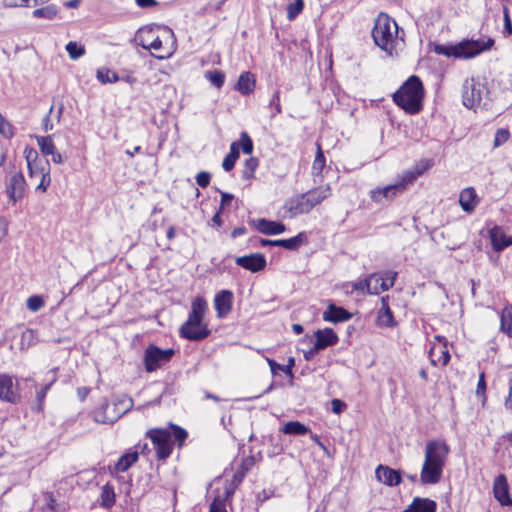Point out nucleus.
Returning a JSON list of instances; mask_svg holds the SVG:
<instances>
[{
	"mask_svg": "<svg viewBox=\"0 0 512 512\" xmlns=\"http://www.w3.org/2000/svg\"><path fill=\"white\" fill-rule=\"evenodd\" d=\"M135 41L143 49L151 51L157 59L170 58L177 49V40L172 29L161 25H147L138 29Z\"/></svg>",
	"mask_w": 512,
	"mask_h": 512,
	"instance_id": "1",
	"label": "nucleus"
},
{
	"mask_svg": "<svg viewBox=\"0 0 512 512\" xmlns=\"http://www.w3.org/2000/svg\"><path fill=\"white\" fill-rule=\"evenodd\" d=\"M450 453V447L442 439L430 440L426 443L424 462L420 472L423 484H437L443 475V469Z\"/></svg>",
	"mask_w": 512,
	"mask_h": 512,
	"instance_id": "2",
	"label": "nucleus"
},
{
	"mask_svg": "<svg viewBox=\"0 0 512 512\" xmlns=\"http://www.w3.org/2000/svg\"><path fill=\"white\" fill-rule=\"evenodd\" d=\"M372 37L375 44L390 56H393L399 44L404 42L398 24L386 13H380L376 18Z\"/></svg>",
	"mask_w": 512,
	"mask_h": 512,
	"instance_id": "3",
	"label": "nucleus"
},
{
	"mask_svg": "<svg viewBox=\"0 0 512 512\" xmlns=\"http://www.w3.org/2000/svg\"><path fill=\"white\" fill-rule=\"evenodd\" d=\"M207 302L203 297H196L191 304L188 319L180 327V336L191 341H200L210 335L204 318L207 313Z\"/></svg>",
	"mask_w": 512,
	"mask_h": 512,
	"instance_id": "4",
	"label": "nucleus"
},
{
	"mask_svg": "<svg viewBox=\"0 0 512 512\" xmlns=\"http://www.w3.org/2000/svg\"><path fill=\"white\" fill-rule=\"evenodd\" d=\"M424 88L416 75L410 76L392 95L394 103L408 114H417L423 108Z\"/></svg>",
	"mask_w": 512,
	"mask_h": 512,
	"instance_id": "5",
	"label": "nucleus"
},
{
	"mask_svg": "<svg viewBox=\"0 0 512 512\" xmlns=\"http://www.w3.org/2000/svg\"><path fill=\"white\" fill-rule=\"evenodd\" d=\"M493 44L494 40L491 38L487 39V41L465 39L455 45L436 44L433 51L438 55L446 57L469 59L483 51L489 50Z\"/></svg>",
	"mask_w": 512,
	"mask_h": 512,
	"instance_id": "6",
	"label": "nucleus"
},
{
	"mask_svg": "<svg viewBox=\"0 0 512 512\" xmlns=\"http://www.w3.org/2000/svg\"><path fill=\"white\" fill-rule=\"evenodd\" d=\"M133 407V400L127 395L116 398L112 405L106 400L95 408L91 415L96 423L113 424L121 416L130 411Z\"/></svg>",
	"mask_w": 512,
	"mask_h": 512,
	"instance_id": "7",
	"label": "nucleus"
},
{
	"mask_svg": "<svg viewBox=\"0 0 512 512\" xmlns=\"http://www.w3.org/2000/svg\"><path fill=\"white\" fill-rule=\"evenodd\" d=\"M486 88L474 78L466 79L463 83V105L469 109H476L481 105Z\"/></svg>",
	"mask_w": 512,
	"mask_h": 512,
	"instance_id": "8",
	"label": "nucleus"
},
{
	"mask_svg": "<svg viewBox=\"0 0 512 512\" xmlns=\"http://www.w3.org/2000/svg\"><path fill=\"white\" fill-rule=\"evenodd\" d=\"M174 349H160L155 345H149L144 352V364L147 372H153L165 363L169 362L174 355Z\"/></svg>",
	"mask_w": 512,
	"mask_h": 512,
	"instance_id": "9",
	"label": "nucleus"
},
{
	"mask_svg": "<svg viewBox=\"0 0 512 512\" xmlns=\"http://www.w3.org/2000/svg\"><path fill=\"white\" fill-rule=\"evenodd\" d=\"M170 432L167 429L154 428L147 432V437L152 441L158 459H166L172 452Z\"/></svg>",
	"mask_w": 512,
	"mask_h": 512,
	"instance_id": "10",
	"label": "nucleus"
},
{
	"mask_svg": "<svg viewBox=\"0 0 512 512\" xmlns=\"http://www.w3.org/2000/svg\"><path fill=\"white\" fill-rule=\"evenodd\" d=\"M397 273L393 271H384L368 275L370 294H379L382 291L389 290L395 282Z\"/></svg>",
	"mask_w": 512,
	"mask_h": 512,
	"instance_id": "11",
	"label": "nucleus"
},
{
	"mask_svg": "<svg viewBox=\"0 0 512 512\" xmlns=\"http://www.w3.org/2000/svg\"><path fill=\"white\" fill-rule=\"evenodd\" d=\"M403 193V186L396 185L395 183L378 186L369 191L370 199L376 204H384L385 202L392 201L398 195Z\"/></svg>",
	"mask_w": 512,
	"mask_h": 512,
	"instance_id": "12",
	"label": "nucleus"
},
{
	"mask_svg": "<svg viewBox=\"0 0 512 512\" xmlns=\"http://www.w3.org/2000/svg\"><path fill=\"white\" fill-rule=\"evenodd\" d=\"M431 166V161L421 160L412 168L404 171L395 181L396 185L403 186V192L411 185L420 175H422Z\"/></svg>",
	"mask_w": 512,
	"mask_h": 512,
	"instance_id": "13",
	"label": "nucleus"
},
{
	"mask_svg": "<svg viewBox=\"0 0 512 512\" xmlns=\"http://www.w3.org/2000/svg\"><path fill=\"white\" fill-rule=\"evenodd\" d=\"M26 191V181L22 172L13 173L6 182V193L14 203L24 197Z\"/></svg>",
	"mask_w": 512,
	"mask_h": 512,
	"instance_id": "14",
	"label": "nucleus"
},
{
	"mask_svg": "<svg viewBox=\"0 0 512 512\" xmlns=\"http://www.w3.org/2000/svg\"><path fill=\"white\" fill-rule=\"evenodd\" d=\"M21 396L17 390V385L14 384L13 378L7 374H0V400L17 404Z\"/></svg>",
	"mask_w": 512,
	"mask_h": 512,
	"instance_id": "15",
	"label": "nucleus"
},
{
	"mask_svg": "<svg viewBox=\"0 0 512 512\" xmlns=\"http://www.w3.org/2000/svg\"><path fill=\"white\" fill-rule=\"evenodd\" d=\"M375 477L379 482L389 487L397 486L402 481V475L399 470L382 464L376 468Z\"/></svg>",
	"mask_w": 512,
	"mask_h": 512,
	"instance_id": "16",
	"label": "nucleus"
},
{
	"mask_svg": "<svg viewBox=\"0 0 512 512\" xmlns=\"http://www.w3.org/2000/svg\"><path fill=\"white\" fill-rule=\"evenodd\" d=\"M235 263L248 271L256 273L266 267V258L263 254L256 253L237 257Z\"/></svg>",
	"mask_w": 512,
	"mask_h": 512,
	"instance_id": "17",
	"label": "nucleus"
},
{
	"mask_svg": "<svg viewBox=\"0 0 512 512\" xmlns=\"http://www.w3.org/2000/svg\"><path fill=\"white\" fill-rule=\"evenodd\" d=\"M233 293L230 290L219 291L214 298V307L219 318H224L232 310Z\"/></svg>",
	"mask_w": 512,
	"mask_h": 512,
	"instance_id": "18",
	"label": "nucleus"
},
{
	"mask_svg": "<svg viewBox=\"0 0 512 512\" xmlns=\"http://www.w3.org/2000/svg\"><path fill=\"white\" fill-rule=\"evenodd\" d=\"M284 209L289 213V217L293 218L300 214L309 213L312 208L303 194L297 195L286 201Z\"/></svg>",
	"mask_w": 512,
	"mask_h": 512,
	"instance_id": "19",
	"label": "nucleus"
},
{
	"mask_svg": "<svg viewBox=\"0 0 512 512\" xmlns=\"http://www.w3.org/2000/svg\"><path fill=\"white\" fill-rule=\"evenodd\" d=\"M315 350H324L327 347L338 343V336L331 328L319 329L315 331Z\"/></svg>",
	"mask_w": 512,
	"mask_h": 512,
	"instance_id": "20",
	"label": "nucleus"
},
{
	"mask_svg": "<svg viewBox=\"0 0 512 512\" xmlns=\"http://www.w3.org/2000/svg\"><path fill=\"white\" fill-rule=\"evenodd\" d=\"M489 237L493 249L500 252L512 245V236L505 234L504 230L499 226H494L489 231Z\"/></svg>",
	"mask_w": 512,
	"mask_h": 512,
	"instance_id": "21",
	"label": "nucleus"
},
{
	"mask_svg": "<svg viewBox=\"0 0 512 512\" xmlns=\"http://www.w3.org/2000/svg\"><path fill=\"white\" fill-rule=\"evenodd\" d=\"M352 314L343 307L330 303L323 313V320L331 323H339L350 320Z\"/></svg>",
	"mask_w": 512,
	"mask_h": 512,
	"instance_id": "22",
	"label": "nucleus"
},
{
	"mask_svg": "<svg viewBox=\"0 0 512 512\" xmlns=\"http://www.w3.org/2000/svg\"><path fill=\"white\" fill-rule=\"evenodd\" d=\"M495 498L502 504L512 506V499L509 496L508 484L504 475L496 477L493 484Z\"/></svg>",
	"mask_w": 512,
	"mask_h": 512,
	"instance_id": "23",
	"label": "nucleus"
},
{
	"mask_svg": "<svg viewBox=\"0 0 512 512\" xmlns=\"http://www.w3.org/2000/svg\"><path fill=\"white\" fill-rule=\"evenodd\" d=\"M479 203V198L473 187H467L460 192L459 204L463 211L472 213Z\"/></svg>",
	"mask_w": 512,
	"mask_h": 512,
	"instance_id": "24",
	"label": "nucleus"
},
{
	"mask_svg": "<svg viewBox=\"0 0 512 512\" xmlns=\"http://www.w3.org/2000/svg\"><path fill=\"white\" fill-rule=\"evenodd\" d=\"M256 228L259 232L265 235H279L286 230L283 223L267 220L265 218H261L256 221Z\"/></svg>",
	"mask_w": 512,
	"mask_h": 512,
	"instance_id": "25",
	"label": "nucleus"
},
{
	"mask_svg": "<svg viewBox=\"0 0 512 512\" xmlns=\"http://www.w3.org/2000/svg\"><path fill=\"white\" fill-rule=\"evenodd\" d=\"M377 325L380 327H393L395 320L388 304V296L381 298V308L378 311Z\"/></svg>",
	"mask_w": 512,
	"mask_h": 512,
	"instance_id": "26",
	"label": "nucleus"
},
{
	"mask_svg": "<svg viewBox=\"0 0 512 512\" xmlns=\"http://www.w3.org/2000/svg\"><path fill=\"white\" fill-rule=\"evenodd\" d=\"M303 195L313 209L316 205L320 204L324 199L331 195V188L329 185L320 186L303 193Z\"/></svg>",
	"mask_w": 512,
	"mask_h": 512,
	"instance_id": "27",
	"label": "nucleus"
},
{
	"mask_svg": "<svg viewBox=\"0 0 512 512\" xmlns=\"http://www.w3.org/2000/svg\"><path fill=\"white\" fill-rule=\"evenodd\" d=\"M255 85L256 80L254 75L251 72L246 71L239 76L235 89L242 95H249L254 91Z\"/></svg>",
	"mask_w": 512,
	"mask_h": 512,
	"instance_id": "28",
	"label": "nucleus"
},
{
	"mask_svg": "<svg viewBox=\"0 0 512 512\" xmlns=\"http://www.w3.org/2000/svg\"><path fill=\"white\" fill-rule=\"evenodd\" d=\"M403 512H436V502L428 498L416 497Z\"/></svg>",
	"mask_w": 512,
	"mask_h": 512,
	"instance_id": "29",
	"label": "nucleus"
},
{
	"mask_svg": "<svg viewBox=\"0 0 512 512\" xmlns=\"http://www.w3.org/2000/svg\"><path fill=\"white\" fill-rule=\"evenodd\" d=\"M26 161L29 170V175L31 178L39 176V172L42 167L48 168V162L45 165H42L40 162H37V151L34 149L26 150Z\"/></svg>",
	"mask_w": 512,
	"mask_h": 512,
	"instance_id": "30",
	"label": "nucleus"
},
{
	"mask_svg": "<svg viewBox=\"0 0 512 512\" xmlns=\"http://www.w3.org/2000/svg\"><path fill=\"white\" fill-rule=\"evenodd\" d=\"M115 501L116 494L114 487L110 483H106L101 489L100 505L105 509H110L114 506Z\"/></svg>",
	"mask_w": 512,
	"mask_h": 512,
	"instance_id": "31",
	"label": "nucleus"
},
{
	"mask_svg": "<svg viewBox=\"0 0 512 512\" xmlns=\"http://www.w3.org/2000/svg\"><path fill=\"white\" fill-rule=\"evenodd\" d=\"M49 373L51 374L49 382L46 383L39 391H37L36 394V404L34 409H36L37 411H42L46 394L53 385V383L57 380L55 370H52Z\"/></svg>",
	"mask_w": 512,
	"mask_h": 512,
	"instance_id": "32",
	"label": "nucleus"
},
{
	"mask_svg": "<svg viewBox=\"0 0 512 512\" xmlns=\"http://www.w3.org/2000/svg\"><path fill=\"white\" fill-rule=\"evenodd\" d=\"M139 456L137 452H129L122 455L117 463L115 464L116 472H125L127 471L137 460Z\"/></svg>",
	"mask_w": 512,
	"mask_h": 512,
	"instance_id": "33",
	"label": "nucleus"
},
{
	"mask_svg": "<svg viewBox=\"0 0 512 512\" xmlns=\"http://www.w3.org/2000/svg\"><path fill=\"white\" fill-rule=\"evenodd\" d=\"M281 431L288 435H305L309 428L299 421H290L283 426Z\"/></svg>",
	"mask_w": 512,
	"mask_h": 512,
	"instance_id": "34",
	"label": "nucleus"
},
{
	"mask_svg": "<svg viewBox=\"0 0 512 512\" xmlns=\"http://www.w3.org/2000/svg\"><path fill=\"white\" fill-rule=\"evenodd\" d=\"M326 165V159L324 153L321 149L320 144H317V152L315 159L312 164V174L318 176L322 173L324 167Z\"/></svg>",
	"mask_w": 512,
	"mask_h": 512,
	"instance_id": "35",
	"label": "nucleus"
},
{
	"mask_svg": "<svg viewBox=\"0 0 512 512\" xmlns=\"http://www.w3.org/2000/svg\"><path fill=\"white\" fill-rule=\"evenodd\" d=\"M306 240L305 232H300L289 239H282V247L287 250H297Z\"/></svg>",
	"mask_w": 512,
	"mask_h": 512,
	"instance_id": "36",
	"label": "nucleus"
},
{
	"mask_svg": "<svg viewBox=\"0 0 512 512\" xmlns=\"http://www.w3.org/2000/svg\"><path fill=\"white\" fill-rule=\"evenodd\" d=\"M37 144L42 154L48 156L56 149L52 136H36Z\"/></svg>",
	"mask_w": 512,
	"mask_h": 512,
	"instance_id": "37",
	"label": "nucleus"
},
{
	"mask_svg": "<svg viewBox=\"0 0 512 512\" xmlns=\"http://www.w3.org/2000/svg\"><path fill=\"white\" fill-rule=\"evenodd\" d=\"M501 330L507 335L512 336V305L502 311Z\"/></svg>",
	"mask_w": 512,
	"mask_h": 512,
	"instance_id": "38",
	"label": "nucleus"
},
{
	"mask_svg": "<svg viewBox=\"0 0 512 512\" xmlns=\"http://www.w3.org/2000/svg\"><path fill=\"white\" fill-rule=\"evenodd\" d=\"M266 361L271 369V372L273 374L276 373L277 370L283 371L286 375L292 376V367L294 366V358H289L288 365L283 366L281 364H278L276 361L270 358H266Z\"/></svg>",
	"mask_w": 512,
	"mask_h": 512,
	"instance_id": "39",
	"label": "nucleus"
},
{
	"mask_svg": "<svg viewBox=\"0 0 512 512\" xmlns=\"http://www.w3.org/2000/svg\"><path fill=\"white\" fill-rule=\"evenodd\" d=\"M65 49L72 60H77L85 54V47L75 41L68 42Z\"/></svg>",
	"mask_w": 512,
	"mask_h": 512,
	"instance_id": "40",
	"label": "nucleus"
},
{
	"mask_svg": "<svg viewBox=\"0 0 512 512\" xmlns=\"http://www.w3.org/2000/svg\"><path fill=\"white\" fill-rule=\"evenodd\" d=\"M205 78L216 88H221L225 81V74L220 70L205 72Z\"/></svg>",
	"mask_w": 512,
	"mask_h": 512,
	"instance_id": "41",
	"label": "nucleus"
},
{
	"mask_svg": "<svg viewBox=\"0 0 512 512\" xmlns=\"http://www.w3.org/2000/svg\"><path fill=\"white\" fill-rule=\"evenodd\" d=\"M96 77L103 84L115 83L119 80L117 73L109 69H98Z\"/></svg>",
	"mask_w": 512,
	"mask_h": 512,
	"instance_id": "42",
	"label": "nucleus"
},
{
	"mask_svg": "<svg viewBox=\"0 0 512 512\" xmlns=\"http://www.w3.org/2000/svg\"><path fill=\"white\" fill-rule=\"evenodd\" d=\"M257 167H258L257 158L250 157L249 159H247L244 163V168L242 171V178L247 179V180L253 178Z\"/></svg>",
	"mask_w": 512,
	"mask_h": 512,
	"instance_id": "43",
	"label": "nucleus"
},
{
	"mask_svg": "<svg viewBox=\"0 0 512 512\" xmlns=\"http://www.w3.org/2000/svg\"><path fill=\"white\" fill-rule=\"evenodd\" d=\"M57 14V8L54 5H48L33 11V16L36 18L53 19Z\"/></svg>",
	"mask_w": 512,
	"mask_h": 512,
	"instance_id": "44",
	"label": "nucleus"
},
{
	"mask_svg": "<svg viewBox=\"0 0 512 512\" xmlns=\"http://www.w3.org/2000/svg\"><path fill=\"white\" fill-rule=\"evenodd\" d=\"M304 1L303 0H295L292 3H289L287 6V18L289 20L295 19L303 10Z\"/></svg>",
	"mask_w": 512,
	"mask_h": 512,
	"instance_id": "45",
	"label": "nucleus"
},
{
	"mask_svg": "<svg viewBox=\"0 0 512 512\" xmlns=\"http://www.w3.org/2000/svg\"><path fill=\"white\" fill-rule=\"evenodd\" d=\"M510 138V132L506 128H499L496 130L494 135L493 145L495 148L500 147L504 143H506Z\"/></svg>",
	"mask_w": 512,
	"mask_h": 512,
	"instance_id": "46",
	"label": "nucleus"
},
{
	"mask_svg": "<svg viewBox=\"0 0 512 512\" xmlns=\"http://www.w3.org/2000/svg\"><path fill=\"white\" fill-rule=\"evenodd\" d=\"M39 177L41 178L40 183L37 185L36 190L38 191H46L47 187L51 182L49 168L42 167L39 172Z\"/></svg>",
	"mask_w": 512,
	"mask_h": 512,
	"instance_id": "47",
	"label": "nucleus"
},
{
	"mask_svg": "<svg viewBox=\"0 0 512 512\" xmlns=\"http://www.w3.org/2000/svg\"><path fill=\"white\" fill-rule=\"evenodd\" d=\"M45 302L43 298L39 295H33L30 296L26 301L27 308L32 312L39 311L43 306Z\"/></svg>",
	"mask_w": 512,
	"mask_h": 512,
	"instance_id": "48",
	"label": "nucleus"
},
{
	"mask_svg": "<svg viewBox=\"0 0 512 512\" xmlns=\"http://www.w3.org/2000/svg\"><path fill=\"white\" fill-rule=\"evenodd\" d=\"M170 427L172 429V434L175 440L179 443V446L181 447L183 445V442L188 436V433L185 429L181 428L178 425L170 424Z\"/></svg>",
	"mask_w": 512,
	"mask_h": 512,
	"instance_id": "49",
	"label": "nucleus"
},
{
	"mask_svg": "<svg viewBox=\"0 0 512 512\" xmlns=\"http://www.w3.org/2000/svg\"><path fill=\"white\" fill-rule=\"evenodd\" d=\"M0 134L5 138H12L14 135L12 125L0 114Z\"/></svg>",
	"mask_w": 512,
	"mask_h": 512,
	"instance_id": "50",
	"label": "nucleus"
},
{
	"mask_svg": "<svg viewBox=\"0 0 512 512\" xmlns=\"http://www.w3.org/2000/svg\"><path fill=\"white\" fill-rule=\"evenodd\" d=\"M35 343V334L31 329H26L21 335V347L28 348Z\"/></svg>",
	"mask_w": 512,
	"mask_h": 512,
	"instance_id": "51",
	"label": "nucleus"
},
{
	"mask_svg": "<svg viewBox=\"0 0 512 512\" xmlns=\"http://www.w3.org/2000/svg\"><path fill=\"white\" fill-rule=\"evenodd\" d=\"M242 151L245 154H251L253 151V143L249 135L246 132L241 133L240 137Z\"/></svg>",
	"mask_w": 512,
	"mask_h": 512,
	"instance_id": "52",
	"label": "nucleus"
},
{
	"mask_svg": "<svg viewBox=\"0 0 512 512\" xmlns=\"http://www.w3.org/2000/svg\"><path fill=\"white\" fill-rule=\"evenodd\" d=\"M269 106L274 108V112L272 113L271 117H274L275 115L280 114L282 112L279 90H276L272 95V98L269 102Z\"/></svg>",
	"mask_w": 512,
	"mask_h": 512,
	"instance_id": "53",
	"label": "nucleus"
},
{
	"mask_svg": "<svg viewBox=\"0 0 512 512\" xmlns=\"http://www.w3.org/2000/svg\"><path fill=\"white\" fill-rule=\"evenodd\" d=\"M352 289L362 294H370V287L368 282V276L362 280H359L352 285Z\"/></svg>",
	"mask_w": 512,
	"mask_h": 512,
	"instance_id": "54",
	"label": "nucleus"
},
{
	"mask_svg": "<svg viewBox=\"0 0 512 512\" xmlns=\"http://www.w3.org/2000/svg\"><path fill=\"white\" fill-rule=\"evenodd\" d=\"M434 352H435V347H433L430 351V356H431V361L434 365L440 363L441 365L445 366L449 360H450V354L447 350H442L441 349V357L436 361L433 356H434Z\"/></svg>",
	"mask_w": 512,
	"mask_h": 512,
	"instance_id": "55",
	"label": "nucleus"
},
{
	"mask_svg": "<svg viewBox=\"0 0 512 512\" xmlns=\"http://www.w3.org/2000/svg\"><path fill=\"white\" fill-rule=\"evenodd\" d=\"M209 512H227L224 500L219 496L215 497L212 503L210 504Z\"/></svg>",
	"mask_w": 512,
	"mask_h": 512,
	"instance_id": "56",
	"label": "nucleus"
},
{
	"mask_svg": "<svg viewBox=\"0 0 512 512\" xmlns=\"http://www.w3.org/2000/svg\"><path fill=\"white\" fill-rule=\"evenodd\" d=\"M210 174L208 172H200L196 176V183L202 187L206 188L210 183Z\"/></svg>",
	"mask_w": 512,
	"mask_h": 512,
	"instance_id": "57",
	"label": "nucleus"
},
{
	"mask_svg": "<svg viewBox=\"0 0 512 512\" xmlns=\"http://www.w3.org/2000/svg\"><path fill=\"white\" fill-rule=\"evenodd\" d=\"M331 407L333 413L340 414L347 407V405L340 399H333L331 401Z\"/></svg>",
	"mask_w": 512,
	"mask_h": 512,
	"instance_id": "58",
	"label": "nucleus"
},
{
	"mask_svg": "<svg viewBox=\"0 0 512 512\" xmlns=\"http://www.w3.org/2000/svg\"><path fill=\"white\" fill-rule=\"evenodd\" d=\"M236 163V159L232 157V155H226L222 162V167L225 171H231L234 168V165Z\"/></svg>",
	"mask_w": 512,
	"mask_h": 512,
	"instance_id": "59",
	"label": "nucleus"
},
{
	"mask_svg": "<svg viewBox=\"0 0 512 512\" xmlns=\"http://www.w3.org/2000/svg\"><path fill=\"white\" fill-rule=\"evenodd\" d=\"M485 391H486V382H485L484 373L482 372L479 375V380H478V384H477L476 394L477 395H484Z\"/></svg>",
	"mask_w": 512,
	"mask_h": 512,
	"instance_id": "60",
	"label": "nucleus"
},
{
	"mask_svg": "<svg viewBox=\"0 0 512 512\" xmlns=\"http://www.w3.org/2000/svg\"><path fill=\"white\" fill-rule=\"evenodd\" d=\"M8 233V221L4 217H0V241L7 235Z\"/></svg>",
	"mask_w": 512,
	"mask_h": 512,
	"instance_id": "61",
	"label": "nucleus"
},
{
	"mask_svg": "<svg viewBox=\"0 0 512 512\" xmlns=\"http://www.w3.org/2000/svg\"><path fill=\"white\" fill-rule=\"evenodd\" d=\"M253 464H254V459L252 457L246 458L243 461V463H242L243 471L241 472V474L239 476V481L242 479V477H244L245 472L248 471Z\"/></svg>",
	"mask_w": 512,
	"mask_h": 512,
	"instance_id": "62",
	"label": "nucleus"
},
{
	"mask_svg": "<svg viewBox=\"0 0 512 512\" xmlns=\"http://www.w3.org/2000/svg\"><path fill=\"white\" fill-rule=\"evenodd\" d=\"M49 0H22L20 1V7L36 6L48 2Z\"/></svg>",
	"mask_w": 512,
	"mask_h": 512,
	"instance_id": "63",
	"label": "nucleus"
},
{
	"mask_svg": "<svg viewBox=\"0 0 512 512\" xmlns=\"http://www.w3.org/2000/svg\"><path fill=\"white\" fill-rule=\"evenodd\" d=\"M504 28L510 34L512 33V23H511L507 8L504 9Z\"/></svg>",
	"mask_w": 512,
	"mask_h": 512,
	"instance_id": "64",
	"label": "nucleus"
}]
</instances>
